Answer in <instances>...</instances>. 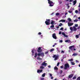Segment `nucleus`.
<instances>
[{
	"label": "nucleus",
	"mask_w": 80,
	"mask_h": 80,
	"mask_svg": "<svg viewBox=\"0 0 80 80\" xmlns=\"http://www.w3.org/2000/svg\"><path fill=\"white\" fill-rule=\"evenodd\" d=\"M41 47H39L38 48V49L37 50L38 52V53L37 54V52H35V54L34 58H36L37 57H40L41 56V52H42V50L41 49Z\"/></svg>",
	"instance_id": "1"
},
{
	"label": "nucleus",
	"mask_w": 80,
	"mask_h": 80,
	"mask_svg": "<svg viewBox=\"0 0 80 80\" xmlns=\"http://www.w3.org/2000/svg\"><path fill=\"white\" fill-rule=\"evenodd\" d=\"M68 68H70V65L68 63H67L64 65V70H67Z\"/></svg>",
	"instance_id": "2"
},
{
	"label": "nucleus",
	"mask_w": 80,
	"mask_h": 80,
	"mask_svg": "<svg viewBox=\"0 0 80 80\" xmlns=\"http://www.w3.org/2000/svg\"><path fill=\"white\" fill-rule=\"evenodd\" d=\"M48 3L49 4L50 7H53V3L52 1H51L50 0H48Z\"/></svg>",
	"instance_id": "3"
},
{
	"label": "nucleus",
	"mask_w": 80,
	"mask_h": 80,
	"mask_svg": "<svg viewBox=\"0 0 80 80\" xmlns=\"http://www.w3.org/2000/svg\"><path fill=\"white\" fill-rule=\"evenodd\" d=\"M50 19H46V21L45 22V23L47 25H49L50 24Z\"/></svg>",
	"instance_id": "4"
},
{
	"label": "nucleus",
	"mask_w": 80,
	"mask_h": 80,
	"mask_svg": "<svg viewBox=\"0 0 80 80\" xmlns=\"http://www.w3.org/2000/svg\"><path fill=\"white\" fill-rule=\"evenodd\" d=\"M52 37L53 38H54V39H57V36H56V34L55 33H54L52 35Z\"/></svg>",
	"instance_id": "5"
},
{
	"label": "nucleus",
	"mask_w": 80,
	"mask_h": 80,
	"mask_svg": "<svg viewBox=\"0 0 80 80\" xmlns=\"http://www.w3.org/2000/svg\"><path fill=\"white\" fill-rule=\"evenodd\" d=\"M74 48V46H72L69 47V48L70 50H71V51H73V48Z\"/></svg>",
	"instance_id": "6"
},
{
	"label": "nucleus",
	"mask_w": 80,
	"mask_h": 80,
	"mask_svg": "<svg viewBox=\"0 0 80 80\" xmlns=\"http://www.w3.org/2000/svg\"><path fill=\"white\" fill-rule=\"evenodd\" d=\"M47 65V63H45V62H44L41 64L42 66H45L46 67Z\"/></svg>",
	"instance_id": "7"
},
{
	"label": "nucleus",
	"mask_w": 80,
	"mask_h": 80,
	"mask_svg": "<svg viewBox=\"0 0 80 80\" xmlns=\"http://www.w3.org/2000/svg\"><path fill=\"white\" fill-rule=\"evenodd\" d=\"M73 76V74H71L70 75L68 76V78H72V77Z\"/></svg>",
	"instance_id": "8"
},
{
	"label": "nucleus",
	"mask_w": 80,
	"mask_h": 80,
	"mask_svg": "<svg viewBox=\"0 0 80 80\" xmlns=\"http://www.w3.org/2000/svg\"><path fill=\"white\" fill-rule=\"evenodd\" d=\"M42 72H43V70L42 69H41V70H39V69H38L37 70V73H42Z\"/></svg>",
	"instance_id": "9"
},
{
	"label": "nucleus",
	"mask_w": 80,
	"mask_h": 80,
	"mask_svg": "<svg viewBox=\"0 0 80 80\" xmlns=\"http://www.w3.org/2000/svg\"><path fill=\"white\" fill-rule=\"evenodd\" d=\"M68 27H70V26H72L73 25V23H71L70 22H68Z\"/></svg>",
	"instance_id": "10"
},
{
	"label": "nucleus",
	"mask_w": 80,
	"mask_h": 80,
	"mask_svg": "<svg viewBox=\"0 0 80 80\" xmlns=\"http://www.w3.org/2000/svg\"><path fill=\"white\" fill-rule=\"evenodd\" d=\"M62 35H64V37H67V38H68V36L67 35H66L64 33V32H62Z\"/></svg>",
	"instance_id": "11"
},
{
	"label": "nucleus",
	"mask_w": 80,
	"mask_h": 80,
	"mask_svg": "<svg viewBox=\"0 0 80 80\" xmlns=\"http://www.w3.org/2000/svg\"><path fill=\"white\" fill-rule=\"evenodd\" d=\"M73 31H76L77 30V28H76L75 26H73Z\"/></svg>",
	"instance_id": "12"
},
{
	"label": "nucleus",
	"mask_w": 80,
	"mask_h": 80,
	"mask_svg": "<svg viewBox=\"0 0 80 80\" xmlns=\"http://www.w3.org/2000/svg\"><path fill=\"white\" fill-rule=\"evenodd\" d=\"M65 42L66 43L67 42H68V43H70L71 42V41L70 40H66L65 41Z\"/></svg>",
	"instance_id": "13"
},
{
	"label": "nucleus",
	"mask_w": 80,
	"mask_h": 80,
	"mask_svg": "<svg viewBox=\"0 0 80 80\" xmlns=\"http://www.w3.org/2000/svg\"><path fill=\"white\" fill-rule=\"evenodd\" d=\"M41 56L43 57H44V53L43 52H42L41 53Z\"/></svg>",
	"instance_id": "14"
},
{
	"label": "nucleus",
	"mask_w": 80,
	"mask_h": 80,
	"mask_svg": "<svg viewBox=\"0 0 80 80\" xmlns=\"http://www.w3.org/2000/svg\"><path fill=\"white\" fill-rule=\"evenodd\" d=\"M80 35L79 34L78 35H76L75 36V37L77 38H79V36H80Z\"/></svg>",
	"instance_id": "15"
},
{
	"label": "nucleus",
	"mask_w": 80,
	"mask_h": 80,
	"mask_svg": "<svg viewBox=\"0 0 80 80\" xmlns=\"http://www.w3.org/2000/svg\"><path fill=\"white\" fill-rule=\"evenodd\" d=\"M73 5H75V4H76V3H77V0H76L75 1H74L73 2Z\"/></svg>",
	"instance_id": "16"
},
{
	"label": "nucleus",
	"mask_w": 80,
	"mask_h": 80,
	"mask_svg": "<svg viewBox=\"0 0 80 80\" xmlns=\"http://www.w3.org/2000/svg\"><path fill=\"white\" fill-rule=\"evenodd\" d=\"M54 50H55V49L52 48L50 50V52H53V51H54Z\"/></svg>",
	"instance_id": "17"
},
{
	"label": "nucleus",
	"mask_w": 80,
	"mask_h": 80,
	"mask_svg": "<svg viewBox=\"0 0 80 80\" xmlns=\"http://www.w3.org/2000/svg\"><path fill=\"white\" fill-rule=\"evenodd\" d=\"M54 23H55V21H53V20H52L51 22V24H52V25H54Z\"/></svg>",
	"instance_id": "18"
},
{
	"label": "nucleus",
	"mask_w": 80,
	"mask_h": 80,
	"mask_svg": "<svg viewBox=\"0 0 80 80\" xmlns=\"http://www.w3.org/2000/svg\"><path fill=\"white\" fill-rule=\"evenodd\" d=\"M37 60H42V59L40 57H38L37 58Z\"/></svg>",
	"instance_id": "19"
},
{
	"label": "nucleus",
	"mask_w": 80,
	"mask_h": 80,
	"mask_svg": "<svg viewBox=\"0 0 80 80\" xmlns=\"http://www.w3.org/2000/svg\"><path fill=\"white\" fill-rule=\"evenodd\" d=\"M45 75H46V73H43V74L42 75V77H45Z\"/></svg>",
	"instance_id": "20"
},
{
	"label": "nucleus",
	"mask_w": 80,
	"mask_h": 80,
	"mask_svg": "<svg viewBox=\"0 0 80 80\" xmlns=\"http://www.w3.org/2000/svg\"><path fill=\"white\" fill-rule=\"evenodd\" d=\"M59 22H65V20L64 19H62Z\"/></svg>",
	"instance_id": "21"
},
{
	"label": "nucleus",
	"mask_w": 80,
	"mask_h": 80,
	"mask_svg": "<svg viewBox=\"0 0 80 80\" xmlns=\"http://www.w3.org/2000/svg\"><path fill=\"white\" fill-rule=\"evenodd\" d=\"M77 54L75 53L73 54L72 56H77Z\"/></svg>",
	"instance_id": "22"
},
{
	"label": "nucleus",
	"mask_w": 80,
	"mask_h": 80,
	"mask_svg": "<svg viewBox=\"0 0 80 80\" xmlns=\"http://www.w3.org/2000/svg\"><path fill=\"white\" fill-rule=\"evenodd\" d=\"M54 69L57 70H58V68H57V67H55L54 68Z\"/></svg>",
	"instance_id": "23"
},
{
	"label": "nucleus",
	"mask_w": 80,
	"mask_h": 80,
	"mask_svg": "<svg viewBox=\"0 0 80 80\" xmlns=\"http://www.w3.org/2000/svg\"><path fill=\"white\" fill-rule=\"evenodd\" d=\"M71 64L72 65H75V62H71Z\"/></svg>",
	"instance_id": "24"
},
{
	"label": "nucleus",
	"mask_w": 80,
	"mask_h": 80,
	"mask_svg": "<svg viewBox=\"0 0 80 80\" xmlns=\"http://www.w3.org/2000/svg\"><path fill=\"white\" fill-rule=\"evenodd\" d=\"M40 69H43V68H44V67L43 66H40Z\"/></svg>",
	"instance_id": "25"
},
{
	"label": "nucleus",
	"mask_w": 80,
	"mask_h": 80,
	"mask_svg": "<svg viewBox=\"0 0 80 80\" xmlns=\"http://www.w3.org/2000/svg\"><path fill=\"white\" fill-rule=\"evenodd\" d=\"M68 20L69 21V22H71V21H72V19H71V18H68Z\"/></svg>",
	"instance_id": "26"
},
{
	"label": "nucleus",
	"mask_w": 80,
	"mask_h": 80,
	"mask_svg": "<svg viewBox=\"0 0 80 80\" xmlns=\"http://www.w3.org/2000/svg\"><path fill=\"white\" fill-rule=\"evenodd\" d=\"M54 25H53V24H52V25H51L50 27V28H54Z\"/></svg>",
	"instance_id": "27"
},
{
	"label": "nucleus",
	"mask_w": 80,
	"mask_h": 80,
	"mask_svg": "<svg viewBox=\"0 0 80 80\" xmlns=\"http://www.w3.org/2000/svg\"><path fill=\"white\" fill-rule=\"evenodd\" d=\"M70 30H71V31H73V28L71 27L70 28Z\"/></svg>",
	"instance_id": "28"
},
{
	"label": "nucleus",
	"mask_w": 80,
	"mask_h": 80,
	"mask_svg": "<svg viewBox=\"0 0 80 80\" xmlns=\"http://www.w3.org/2000/svg\"><path fill=\"white\" fill-rule=\"evenodd\" d=\"M62 23H60V24L59 25V27H62Z\"/></svg>",
	"instance_id": "29"
},
{
	"label": "nucleus",
	"mask_w": 80,
	"mask_h": 80,
	"mask_svg": "<svg viewBox=\"0 0 80 80\" xmlns=\"http://www.w3.org/2000/svg\"><path fill=\"white\" fill-rule=\"evenodd\" d=\"M59 14H60L59 13H57L56 14V15H57V16H58V15H59Z\"/></svg>",
	"instance_id": "30"
},
{
	"label": "nucleus",
	"mask_w": 80,
	"mask_h": 80,
	"mask_svg": "<svg viewBox=\"0 0 80 80\" xmlns=\"http://www.w3.org/2000/svg\"><path fill=\"white\" fill-rule=\"evenodd\" d=\"M76 78H77L75 76H74V77L72 78L73 80H75V79H76Z\"/></svg>",
	"instance_id": "31"
},
{
	"label": "nucleus",
	"mask_w": 80,
	"mask_h": 80,
	"mask_svg": "<svg viewBox=\"0 0 80 80\" xmlns=\"http://www.w3.org/2000/svg\"><path fill=\"white\" fill-rule=\"evenodd\" d=\"M74 22H78V20L77 19H75L74 21Z\"/></svg>",
	"instance_id": "32"
},
{
	"label": "nucleus",
	"mask_w": 80,
	"mask_h": 80,
	"mask_svg": "<svg viewBox=\"0 0 80 80\" xmlns=\"http://www.w3.org/2000/svg\"><path fill=\"white\" fill-rule=\"evenodd\" d=\"M75 27H78V24H75Z\"/></svg>",
	"instance_id": "33"
},
{
	"label": "nucleus",
	"mask_w": 80,
	"mask_h": 80,
	"mask_svg": "<svg viewBox=\"0 0 80 80\" xmlns=\"http://www.w3.org/2000/svg\"><path fill=\"white\" fill-rule=\"evenodd\" d=\"M77 80H80V77H78L77 78Z\"/></svg>",
	"instance_id": "34"
},
{
	"label": "nucleus",
	"mask_w": 80,
	"mask_h": 80,
	"mask_svg": "<svg viewBox=\"0 0 80 80\" xmlns=\"http://www.w3.org/2000/svg\"><path fill=\"white\" fill-rule=\"evenodd\" d=\"M68 12H69V13H72V11H68Z\"/></svg>",
	"instance_id": "35"
},
{
	"label": "nucleus",
	"mask_w": 80,
	"mask_h": 80,
	"mask_svg": "<svg viewBox=\"0 0 80 80\" xmlns=\"http://www.w3.org/2000/svg\"><path fill=\"white\" fill-rule=\"evenodd\" d=\"M68 61H70V62H72V61H73V59H69Z\"/></svg>",
	"instance_id": "36"
},
{
	"label": "nucleus",
	"mask_w": 80,
	"mask_h": 80,
	"mask_svg": "<svg viewBox=\"0 0 80 80\" xmlns=\"http://www.w3.org/2000/svg\"><path fill=\"white\" fill-rule=\"evenodd\" d=\"M75 13H78V10H76L75 11Z\"/></svg>",
	"instance_id": "37"
},
{
	"label": "nucleus",
	"mask_w": 80,
	"mask_h": 80,
	"mask_svg": "<svg viewBox=\"0 0 80 80\" xmlns=\"http://www.w3.org/2000/svg\"><path fill=\"white\" fill-rule=\"evenodd\" d=\"M63 30V28H61L60 29V30Z\"/></svg>",
	"instance_id": "38"
},
{
	"label": "nucleus",
	"mask_w": 80,
	"mask_h": 80,
	"mask_svg": "<svg viewBox=\"0 0 80 80\" xmlns=\"http://www.w3.org/2000/svg\"><path fill=\"white\" fill-rule=\"evenodd\" d=\"M57 59H58L57 57H56L55 58L54 60H57Z\"/></svg>",
	"instance_id": "39"
},
{
	"label": "nucleus",
	"mask_w": 80,
	"mask_h": 80,
	"mask_svg": "<svg viewBox=\"0 0 80 80\" xmlns=\"http://www.w3.org/2000/svg\"><path fill=\"white\" fill-rule=\"evenodd\" d=\"M60 64V62H58L57 63V66L58 67V66L59 65V64Z\"/></svg>",
	"instance_id": "40"
},
{
	"label": "nucleus",
	"mask_w": 80,
	"mask_h": 80,
	"mask_svg": "<svg viewBox=\"0 0 80 80\" xmlns=\"http://www.w3.org/2000/svg\"><path fill=\"white\" fill-rule=\"evenodd\" d=\"M59 42L60 43H62L63 42V40H60V41H59Z\"/></svg>",
	"instance_id": "41"
},
{
	"label": "nucleus",
	"mask_w": 80,
	"mask_h": 80,
	"mask_svg": "<svg viewBox=\"0 0 80 80\" xmlns=\"http://www.w3.org/2000/svg\"><path fill=\"white\" fill-rule=\"evenodd\" d=\"M60 73L61 74H62V72H63V71H62V70H61L60 71Z\"/></svg>",
	"instance_id": "42"
},
{
	"label": "nucleus",
	"mask_w": 80,
	"mask_h": 80,
	"mask_svg": "<svg viewBox=\"0 0 80 80\" xmlns=\"http://www.w3.org/2000/svg\"><path fill=\"white\" fill-rule=\"evenodd\" d=\"M64 53V51H61V53Z\"/></svg>",
	"instance_id": "43"
},
{
	"label": "nucleus",
	"mask_w": 80,
	"mask_h": 80,
	"mask_svg": "<svg viewBox=\"0 0 80 80\" xmlns=\"http://www.w3.org/2000/svg\"><path fill=\"white\" fill-rule=\"evenodd\" d=\"M48 53V51H47L45 52V54H47Z\"/></svg>",
	"instance_id": "44"
},
{
	"label": "nucleus",
	"mask_w": 80,
	"mask_h": 80,
	"mask_svg": "<svg viewBox=\"0 0 80 80\" xmlns=\"http://www.w3.org/2000/svg\"><path fill=\"white\" fill-rule=\"evenodd\" d=\"M57 57V55H54L53 56V58H55Z\"/></svg>",
	"instance_id": "45"
},
{
	"label": "nucleus",
	"mask_w": 80,
	"mask_h": 80,
	"mask_svg": "<svg viewBox=\"0 0 80 80\" xmlns=\"http://www.w3.org/2000/svg\"><path fill=\"white\" fill-rule=\"evenodd\" d=\"M41 80H44V78H41Z\"/></svg>",
	"instance_id": "46"
},
{
	"label": "nucleus",
	"mask_w": 80,
	"mask_h": 80,
	"mask_svg": "<svg viewBox=\"0 0 80 80\" xmlns=\"http://www.w3.org/2000/svg\"><path fill=\"white\" fill-rule=\"evenodd\" d=\"M61 68H63V66H60Z\"/></svg>",
	"instance_id": "47"
},
{
	"label": "nucleus",
	"mask_w": 80,
	"mask_h": 80,
	"mask_svg": "<svg viewBox=\"0 0 80 80\" xmlns=\"http://www.w3.org/2000/svg\"><path fill=\"white\" fill-rule=\"evenodd\" d=\"M38 35H42V33L41 32H39L38 33Z\"/></svg>",
	"instance_id": "48"
},
{
	"label": "nucleus",
	"mask_w": 80,
	"mask_h": 80,
	"mask_svg": "<svg viewBox=\"0 0 80 80\" xmlns=\"http://www.w3.org/2000/svg\"><path fill=\"white\" fill-rule=\"evenodd\" d=\"M62 33V32L61 31H60L59 32V35H60Z\"/></svg>",
	"instance_id": "49"
},
{
	"label": "nucleus",
	"mask_w": 80,
	"mask_h": 80,
	"mask_svg": "<svg viewBox=\"0 0 80 80\" xmlns=\"http://www.w3.org/2000/svg\"><path fill=\"white\" fill-rule=\"evenodd\" d=\"M32 53H34V51L33 50H32Z\"/></svg>",
	"instance_id": "50"
},
{
	"label": "nucleus",
	"mask_w": 80,
	"mask_h": 80,
	"mask_svg": "<svg viewBox=\"0 0 80 80\" xmlns=\"http://www.w3.org/2000/svg\"><path fill=\"white\" fill-rule=\"evenodd\" d=\"M50 77H52V74H50Z\"/></svg>",
	"instance_id": "51"
},
{
	"label": "nucleus",
	"mask_w": 80,
	"mask_h": 80,
	"mask_svg": "<svg viewBox=\"0 0 80 80\" xmlns=\"http://www.w3.org/2000/svg\"><path fill=\"white\" fill-rule=\"evenodd\" d=\"M48 68H51V66H50V65H49L48 66Z\"/></svg>",
	"instance_id": "52"
},
{
	"label": "nucleus",
	"mask_w": 80,
	"mask_h": 80,
	"mask_svg": "<svg viewBox=\"0 0 80 80\" xmlns=\"http://www.w3.org/2000/svg\"><path fill=\"white\" fill-rule=\"evenodd\" d=\"M78 7H79V8H80V3L79 4V5L78 6Z\"/></svg>",
	"instance_id": "53"
},
{
	"label": "nucleus",
	"mask_w": 80,
	"mask_h": 80,
	"mask_svg": "<svg viewBox=\"0 0 80 80\" xmlns=\"http://www.w3.org/2000/svg\"><path fill=\"white\" fill-rule=\"evenodd\" d=\"M57 28H59V26H58L57 27H56Z\"/></svg>",
	"instance_id": "54"
},
{
	"label": "nucleus",
	"mask_w": 80,
	"mask_h": 80,
	"mask_svg": "<svg viewBox=\"0 0 80 80\" xmlns=\"http://www.w3.org/2000/svg\"><path fill=\"white\" fill-rule=\"evenodd\" d=\"M72 2V0H69V2Z\"/></svg>",
	"instance_id": "55"
},
{
	"label": "nucleus",
	"mask_w": 80,
	"mask_h": 80,
	"mask_svg": "<svg viewBox=\"0 0 80 80\" xmlns=\"http://www.w3.org/2000/svg\"><path fill=\"white\" fill-rule=\"evenodd\" d=\"M68 14V13L67 12H66V13H65V15H66Z\"/></svg>",
	"instance_id": "56"
},
{
	"label": "nucleus",
	"mask_w": 80,
	"mask_h": 80,
	"mask_svg": "<svg viewBox=\"0 0 80 80\" xmlns=\"http://www.w3.org/2000/svg\"><path fill=\"white\" fill-rule=\"evenodd\" d=\"M51 78L52 79H53V77H51Z\"/></svg>",
	"instance_id": "57"
},
{
	"label": "nucleus",
	"mask_w": 80,
	"mask_h": 80,
	"mask_svg": "<svg viewBox=\"0 0 80 80\" xmlns=\"http://www.w3.org/2000/svg\"><path fill=\"white\" fill-rule=\"evenodd\" d=\"M70 7V6H68V8Z\"/></svg>",
	"instance_id": "58"
},
{
	"label": "nucleus",
	"mask_w": 80,
	"mask_h": 80,
	"mask_svg": "<svg viewBox=\"0 0 80 80\" xmlns=\"http://www.w3.org/2000/svg\"><path fill=\"white\" fill-rule=\"evenodd\" d=\"M34 53H32V56H33V55H34Z\"/></svg>",
	"instance_id": "59"
},
{
	"label": "nucleus",
	"mask_w": 80,
	"mask_h": 80,
	"mask_svg": "<svg viewBox=\"0 0 80 80\" xmlns=\"http://www.w3.org/2000/svg\"><path fill=\"white\" fill-rule=\"evenodd\" d=\"M73 50L75 51V50H76V49L74 48L73 49Z\"/></svg>",
	"instance_id": "60"
},
{
	"label": "nucleus",
	"mask_w": 80,
	"mask_h": 80,
	"mask_svg": "<svg viewBox=\"0 0 80 80\" xmlns=\"http://www.w3.org/2000/svg\"><path fill=\"white\" fill-rule=\"evenodd\" d=\"M55 45H53L52 46V47H55Z\"/></svg>",
	"instance_id": "61"
},
{
	"label": "nucleus",
	"mask_w": 80,
	"mask_h": 80,
	"mask_svg": "<svg viewBox=\"0 0 80 80\" xmlns=\"http://www.w3.org/2000/svg\"><path fill=\"white\" fill-rule=\"evenodd\" d=\"M56 45H57V43H54V45L55 46Z\"/></svg>",
	"instance_id": "62"
},
{
	"label": "nucleus",
	"mask_w": 80,
	"mask_h": 80,
	"mask_svg": "<svg viewBox=\"0 0 80 80\" xmlns=\"http://www.w3.org/2000/svg\"><path fill=\"white\" fill-rule=\"evenodd\" d=\"M78 19H80V17L78 18Z\"/></svg>",
	"instance_id": "63"
},
{
	"label": "nucleus",
	"mask_w": 80,
	"mask_h": 80,
	"mask_svg": "<svg viewBox=\"0 0 80 80\" xmlns=\"http://www.w3.org/2000/svg\"><path fill=\"white\" fill-rule=\"evenodd\" d=\"M74 17H76V15H74Z\"/></svg>",
	"instance_id": "64"
}]
</instances>
